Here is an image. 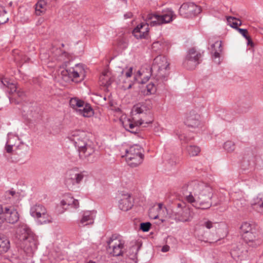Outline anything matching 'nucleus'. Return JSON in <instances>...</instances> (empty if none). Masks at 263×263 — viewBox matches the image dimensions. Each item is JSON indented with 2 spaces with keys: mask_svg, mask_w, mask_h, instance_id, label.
Returning <instances> with one entry per match:
<instances>
[{
  "mask_svg": "<svg viewBox=\"0 0 263 263\" xmlns=\"http://www.w3.org/2000/svg\"><path fill=\"white\" fill-rule=\"evenodd\" d=\"M182 193L185 201L197 209L208 210L212 205L213 189L207 183L192 180L182 186Z\"/></svg>",
  "mask_w": 263,
  "mask_h": 263,
  "instance_id": "1",
  "label": "nucleus"
},
{
  "mask_svg": "<svg viewBox=\"0 0 263 263\" xmlns=\"http://www.w3.org/2000/svg\"><path fill=\"white\" fill-rule=\"evenodd\" d=\"M176 17V14L171 9L163 10L162 14L149 13L145 18V23H141L138 25L133 30L132 33L137 39H146L148 35L149 26L154 27L167 24L171 22Z\"/></svg>",
  "mask_w": 263,
  "mask_h": 263,
  "instance_id": "2",
  "label": "nucleus"
},
{
  "mask_svg": "<svg viewBox=\"0 0 263 263\" xmlns=\"http://www.w3.org/2000/svg\"><path fill=\"white\" fill-rule=\"evenodd\" d=\"M89 136L88 133L83 130H74L70 132L68 136L77 148L79 158L85 163H92L95 161L93 155L95 148Z\"/></svg>",
  "mask_w": 263,
  "mask_h": 263,
  "instance_id": "3",
  "label": "nucleus"
},
{
  "mask_svg": "<svg viewBox=\"0 0 263 263\" xmlns=\"http://www.w3.org/2000/svg\"><path fill=\"white\" fill-rule=\"evenodd\" d=\"M243 241L249 248H256L262 243V236L250 223L245 222L240 227Z\"/></svg>",
  "mask_w": 263,
  "mask_h": 263,
  "instance_id": "4",
  "label": "nucleus"
},
{
  "mask_svg": "<svg viewBox=\"0 0 263 263\" xmlns=\"http://www.w3.org/2000/svg\"><path fill=\"white\" fill-rule=\"evenodd\" d=\"M134 119L137 120L140 125L143 124H149L152 123L154 118L150 110L147 109L145 104H137L135 105L131 112Z\"/></svg>",
  "mask_w": 263,
  "mask_h": 263,
  "instance_id": "5",
  "label": "nucleus"
},
{
  "mask_svg": "<svg viewBox=\"0 0 263 263\" xmlns=\"http://www.w3.org/2000/svg\"><path fill=\"white\" fill-rule=\"evenodd\" d=\"M143 150L141 146L135 144L125 149V158L128 165L135 167L141 164L144 159Z\"/></svg>",
  "mask_w": 263,
  "mask_h": 263,
  "instance_id": "6",
  "label": "nucleus"
},
{
  "mask_svg": "<svg viewBox=\"0 0 263 263\" xmlns=\"http://www.w3.org/2000/svg\"><path fill=\"white\" fill-rule=\"evenodd\" d=\"M86 171H81L75 167L67 170L65 173V184L70 189H73L76 185L80 184L87 177Z\"/></svg>",
  "mask_w": 263,
  "mask_h": 263,
  "instance_id": "7",
  "label": "nucleus"
},
{
  "mask_svg": "<svg viewBox=\"0 0 263 263\" xmlns=\"http://www.w3.org/2000/svg\"><path fill=\"white\" fill-rule=\"evenodd\" d=\"M107 251L113 256H123L124 254V241L117 239V237L112 235L107 241Z\"/></svg>",
  "mask_w": 263,
  "mask_h": 263,
  "instance_id": "8",
  "label": "nucleus"
},
{
  "mask_svg": "<svg viewBox=\"0 0 263 263\" xmlns=\"http://www.w3.org/2000/svg\"><path fill=\"white\" fill-rule=\"evenodd\" d=\"M201 54L195 48L190 49L183 63L184 66L189 69H194L201 62Z\"/></svg>",
  "mask_w": 263,
  "mask_h": 263,
  "instance_id": "9",
  "label": "nucleus"
},
{
  "mask_svg": "<svg viewBox=\"0 0 263 263\" xmlns=\"http://www.w3.org/2000/svg\"><path fill=\"white\" fill-rule=\"evenodd\" d=\"M201 11V8L193 3H183L179 10L180 14L185 18L194 16L199 14Z\"/></svg>",
  "mask_w": 263,
  "mask_h": 263,
  "instance_id": "10",
  "label": "nucleus"
},
{
  "mask_svg": "<svg viewBox=\"0 0 263 263\" xmlns=\"http://www.w3.org/2000/svg\"><path fill=\"white\" fill-rule=\"evenodd\" d=\"M22 239L25 245V252L29 256H31L37 248V241L36 237L32 234L27 233L25 234Z\"/></svg>",
  "mask_w": 263,
  "mask_h": 263,
  "instance_id": "11",
  "label": "nucleus"
},
{
  "mask_svg": "<svg viewBox=\"0 0 263 263\" xmlns=\"http://www.w3.org/2000/svg\"><path fill=\"white\" fill-rule=\"evenodd\" d=\"M3 219L8 223L14 224L19 220V214L12 206H3Z\"/></svg>",
  "mask_w": 263,
  "mask_h": 263,
  "instance_id": "12",
  "label": "nucleus"
},
{
  "mask_svg": "<svg viewBox=\"0 0 263 263\" xmlns=\"http://www.w3.org/2000/svg\"><path fill=\"white\" fill-rule=\"evenodd\" d=\"M184 123L186 126L192 128H198L202 125L200 120V116L193 110L190 112Z\"/></svg>",
  "mask_w": 263,
  "mask_h": 263,
  "instance_id": "13",
  "label": "nucleus"
},
{
  "mask_svg": "<svg viewBox=\"0 0 263 263\" xmlns=\"http://www.w3.org/2000/svg\"><path fill=\"white\" fill-rule=\"evenodd\" d=\"M170 67L166 68H160L159 70H153V77L157 82V85H163L164 82H166L170 74Z\"/></svg>",
  "mask_w": 263,
  "mask_h": 263,
  "instance_id": "14",
  "label": "nucleus"
},
{
  "mask_svg": "<svg viewBox=\"0 0 263 263\" xmlns=\"http://www.w3.org/2000/svg\"><path fill=\"white\" fill-rule=\"evenodd\" d=\"M153 76V72L151 70V67L142 68L138 71L135 79L139 83L144 84L147 82L151 76Z\"/></svg>",
  "mask_w": 263,
  "mask_h": 263,
  "instance_id": "15",
  "label": "nucleus"
},
{
  "mask_svg": "<svg viewBox=\"0 0 263 263\" xmlns=\"http://www.w3.org/2000/svg\"><path fill=\"white\" fill-rule=\"evenodd\" d=\"M170 64L166 57L162 55L156 57L153 61L152 66L151 67V71L159 70L160 68H169Z\"/></svg>",
  "mask_w": 263,
  "mask_h": 263,
  "instance_id": "16",
  "label": "nucleus"
},
{
  "mask_svg": "<svg viewBox=\"0 0 263 263\" xmlns=\"http://www.w3.org/2000/svg\"><path fill=\"white\" fill-rule=\"evenodd\" d=\"M92 211H84L82 214L81 218L77 221V223L80 227L92 224L94 222L95 216Z\"/></svg>",
  "mask_w": 263,
  "mask_h": 263,
  "instance_id": "17",
  "label": "nucleus"
},
{
  "mask_svg": "<svg viewBox=\"0 0 263 263\" xmlns=\"http://www.w3.org/2000/svg\"><path fill=\"white\" fill-rule=\"evenodd\" d=\"M8 139L5 146V149L8 153H11L13 151V147L18 146L20 143L18 136L9 133L7 135Z\"/></svg>",
  "mask_w": 263,
  "mask_h": 263,
  "instance_id": "18",
  "label": "nucleus"
},
{
  "mask_svg": "<svg viewBox=\"0 0 263 263\" xmlns=\"http://www.w3.org/2000/svg\"><path fill=\"white\" fill-rule=\"evenodd\" d=\"M133 206V201L129 194H124L119 201V208L123 211H127Z\"/></svg>",
  "mask_w": 263,
  "mask_h": 263,
  "instance_id": "19",
  "label": "nucleus"
},
{
  "mask_svg": "<svg viewBox=\"0 0 263 263\" xmlns=\"http://www.w3.org/2000/svg\"><path fill=\"white\" fill-rule=\"evenodd\" d=\"M30 213L32 217L37 219L41 218L42 216L45 217L48 216L46 209L41 204L32 206L30 209Z\"/></svg>",
  "mask_w": 263,
  "mask_h": 263,
  "instance_id": "20",
  "label": "nucleus"
},
{
  "mask_svg": "<svg viewBox=\"0 0 263 263\" xmlns=\"http://www.w3.org/2000/svg\"><path fill=\"white\" fill-rule=\"evenodd\" d=\"M140 126L137 120L134 119L133 116H132V119H128L126 122L124 123L125 129L134 134L138 133Z\"/></svg>",
  "mask_w": 263,
  "mask_h": 263,
  "instance_id": "21",
  "label": "nucleus"
},
{
  "mask_svg": "<svg viewBox=\"0 0 263 263\" xmlns=\"http://www.w3.org/2000/svg\"><path fill=\"white\" fill-rule=\"evenodd\" d=\"M174 219L176 221L186 222L189 220V210L185 207L174 212Z\"/></svg>",
  "mask_w": 263,
  "mask_h": 263,
  "instance_id": "22",
  "label": "nucleus"
},
{
  "mask_svg": "<svg viewBox=\"0 0 263 263\" xmlns=\"http://www.w3.org/2000/svg\"><path fill=\"white\" fill-rule=\"evenodd\" d=\"M83 107V109H77L79 115L87 118L91 117L93 115L94 110L89 104L86 103Z\"/></svg>",
  "mask_w": 263,
  "mask_h": 263,
  "instance_id": "23",
  "label": "nucleus"
},
{
  "mask_svg": "<svg viewBox=\"0 0 263 263\" xmlns=\"http://www.w3.org/2000/svg\"><path fill=\"white\" fill-rule=\"evenodd\" d=\"M141 244L135 243L134 245L132 246L127 251V255L128 256L129 258L135 260L137 258V254L139 250L140 249Z\"/></svg>",
  "mask_w": 263,
  "mask_h": 263,
  "instance_id": "24",
  "label": "nucleus"
},
{
  "mask_svg": "<svg viewBox=\"0 0 263 263\" xmlns=\"http://www.w3.org/2000/svg\"><path fill=\"white\" fill-rule=\"evenodd\" d=\"M2 84L8 88L9 93H14L16 91V85L8 78H4L1 80Z\"/></svg>",
  "mask_w": 263,
  "mask_h": 263,
  "instance_id": "25",
  "label": "nucleus"
},
{
  "mask_svg": "<svg viewBox=\"0 0 263 263\" xmlns=\"http://www.w3.org/2000/svg\"><path fill=\"white\" fill-rule=\"evenodd\" d=\"M76 68H73L72 74V81L74 82H78V79L81 76L82 77L84 75V70L82 65L80 64H77L76 65Z\"/></svg>",
  "mask_w": 263,
  "mask_h": 263,
  "instance_id": "26",
  "label": "nucleus"
},
{
  "mask_svg": "<svg viewBox=\"0 0 263 263\" xmlns=\"http://www.w3.org/2000/svg\"><path fill=\"white\" fill-rule=\"evenodd\" d=\"M61 203L63 206L68 204L75 209H77L79 206V201L77 199H74L73 197H69L67 199L62 200L61 201Z\"/></svg>",
  "mask_w": 263,
  "mask_h": 263,
  "instance_id": "27",
  "label": "nucleus"
},
{
  "mask_svg": "<svg viewBox=\"0 0 263 263\" xmlns=\"http://www.w3.org/2000/svg\"><path fill=\"white\" fill-rule=\"evenodd\" d=\"M69 104L73 109H77L78 107H82L85 104L84 101L77 98H71L69 101Z\"/></svg>",
  "mask_w": 263,
  "mask_h": 263,
  "instance_id": "28",
  "label": "nucleus"
},
{
  "mask_svg": "<svg viewBox=\"0 0 263 263\" xmlns=\"http://www.w3.org/2000/svg\"><path fill=\"white\" fill-rule=\"evenodd\" d=\"M162 86H161L160 85L158 86L157 84H155L153 82H151L146 85V89L144 90V93H145L146 95L153 94L156 91L157 87H161Z\"/></svg>",
  "mask_w": 263,
  "mask_h": 263,
  "instance_id": "29",
  "label": "nucleus"
},
{
  "mask_svg": "<svg viewBox=\"0 0 263 263\" xmlns=\"http://www.w3.org/2000/svg\"><path fill=\"white\" fill-rule=\"evenodd\" d=\"M9 241L4 237H0V252H6L9 249Z\"/></svg>",
  "mask_w": 263,
  "mask_h": 263,
  "instance_id": "30",
  "label": "nucleus"
},
{
  "mask_svg": "<svg viewBox=\"0 0 263 263\" xmlns=\"http://www.w3.org/2000/svg\"><path fill=\"white\" fill-rule=\"evenodd\" d=\"M215 46L218 47V49L217 50H215V51L214 52L213 57L215 59L219 58L220 53L222 50L221 41H216L214 44H213L211 45L212 49L213 50H215L214 48Z\"/></svg>",
  "mask_w": 263,
  "mask_h": 263,
  "instance_id": "31",
  "label": "nucleus"
},
{
  "mask_svg": "<svg viewBox=\"0 0 263 263\" xmlns=\"http://www.w3.org/2000/svg\"><path fill=\"white\" fill-rule=\"evenodd\" d=\"M73 68L63 70L61 72L63 79L67 82L72 81V74Z\"/></svg>",
  "mask_w": 263,
  "mask_h": 263,
  "instance_id": "32",
  "label": "nucleus"
},
{
  "mask_svg": "<svg viewBox=\"0 0 263 263\" xmlns=\"http://www.w3.org/2000/svg\"><path fill=\"white\" fill-rule=\"evenodd\" d=\"M186 150L190 156H196L200 152V148L195 145H190L186 147Z\"/></svg>",
  "mask_w": 263,
  "mask_h": 263,
  "instance_id": "33",
  "label": "nucleus"
},
{
  "mask_svg": "<svg viewBox=\"0 0 263 263\" xmlns=\"http://www.w3.org/2000/svg\"><path fill=\"white\" fill-rule=\"evenodd\" d=\"M166 45V44L164 42L157 41L152 44V48L153 50L161 51L165 49V48L167 49V47H165Z\"/></svg>",
  "mask_w": 263,
  "mask_h": 263,
  "instance_id": "34",
  "label": "nucleus"
},
{
  "mask_svg": "<svg viewBox=\"0 0 263 263\" xmlns=\"http://www.w3.org/2000/svg\"><path fill=\"white\" fill-rule=\"evenodd\" d=\"M100 81L102 82V84L106 87H109L113 81L110 77L105 74L100 78Z\"/></svg>",
  "mask_w": 263,
  "mask_h": 263,
  "instance_id": "35",
  "label": "nucleus"
},
{
  "mask_svg": "<svg viewBox=\"0 0 263 263\" xmlns=\"http://www.w3.org/2000/svg\"><path fill=\"white\" fill-rule=\"evenodd\" d=\"M223 148L228 152L231 153L234 151L235 145L234 142L231 141H228L224 143Z\"/></svg>",
  "mask_w": 263,
  "mask_h": 263,
  "instance_id": "36",
  "label": "nucleus"
},
{
  "mask_svg": "<svg viewBox=\"0 0 263 263\" xmlns=\"http://www.w3.org/2000/svg\"><path fill=\"white\" fill-rule=\"evenodd\" d=\"M234 20H236V18L233 16H229L227 18V21L228 23L230 24L231 26L238 30V28H239L238 26H240L241 25V22L239 20H237L239 22V23L237 22H233Z\"/></svg>",
  "mask_w": 263,
  "mask_h": 263,
  "instance_id": "37",
  "label": "nucleus"
},
{
  "mask_svg": "<svg viewBox=\"0 0 263 263\" xmlns=\"http://www.w3.org/2000/svg\"><path fill=\"white\" fill-rule=\"evenodd\" d=\"M166 162L168 165L171 166H173L179 162V159L175 155H172L167 159Z\"/></svg>",
  "mask_w": 263,
  "mask_h": 263,
  "instance_id": "38",
  "label": "nucleus"
},
{
  "mask_svg": "<svg viewBox=\"0 0 263 263\" xmlns=\"http://www.w3.org/2000/svg\"><path fill=\"white\" fill-rule=\"evenodd\" d=\"M46 6V2L45 0H40L37 2L36 4L35 10L36 11H40L42 12L43 10H41V9H45V7Z\"/></svg>",
  "mask_w": 263,
  "mask_h": 263,
  "instance_id": "39",
  "label": "nucleus"
},
{
  "mask_svg": "<svg viewBox=\"0 0 263 263\" xmlns=\"http://www.w3.org/2000/svg\"><path fill=\"white\" fill-rule=\"evenodd\" d=\"M151 227V223L149 222H142L140 224V229L144 232H148Z\"/></svg>",
  "mask_w": 263,
  "mask_h": 263,
  "instance_id": "40",
  "label": "nucleus"
},
{
  "mask_svg": "<svg viewBox=\"0 0 263 263\" xmlns=\"http://www.w3.org/2000/svg\"><path fill=\"white\" fill-rule=\"evenodd\" d=\"M178 138L180 140V141H182L185 143L188 142L189 141H190L192 139L191 138L187 137L184 134H181L179 135Z\"/></svg>",
  "mask_w": 263,
  "mask_h": 263,
  "instance_id": "41",
  "label": "nucleus"
},
{
  "mask_svg": "<svg viewBox=\"0 0 263 263\" xmlns=\"http://www.w3.org/2000/svg\"><path fill=\"white\" fill-rule=\"evenodd\" d=\"M37 220L41 224L51 222V220L48 215L47 216H46L45 217L42 216L41 218L37 219Z\"/></svg>",
  "mask_w": 263,
  "mask_h": 263,
  "instance_id": "42",
  "label": "nucleus"
},
{
  "mask_svg": "<svg viewBox=\"0 0 263 263\" xmlns=\"http://www.w3.org/2000/svg\"><path fill=\"white\" fill-rule=\"evenodd\" d=\"M239 32L245 38L247 39L249 36L248 35V31L246 29L238 28Z\"/></svg>",
  "mask_w": 263,
  "mask_h": 263,
  "instance_id": "43",
  "label": "nucleus"
},
{
  "mask_svg": "<svg viewBox=\"0 0 263 263\" xmlns=\"http://www.w3.org/2000/svg\"><path fill=\"white\" fill-rule=\"evenodd\" d=\"M213 222L210 220L206 221L202 224L203 227H204L208 229H210L211 228H213Z\"/></svg>",
  "mask_w": 263,
  "mask_h": 263,
  "instance_id": "44",
  "label": "nucleus"
},
{
  "mask_svg": "<svg viewBox=\"0 0 263 263\" xmlns=\"http://www.w3.org/2000/svg\"><path fill=\"white\" fill-rule=\"evenodd\" d=\"M14 93H15L16 95L21 99H23L25 96V93L24 91L21 89L18 90L17 87L16 91L14 92Z\"/></svg>",
  "mask_w": 263,
  "mask_h": 263,
  "instance_id": "45",
  "label": "nucleus"
},
{
  "mask_svg": "<svg viewBox=\"0 0 263 263\" xmlns=\"http://www.w3.org/2000/svg\"><path fill=\"white\" fill-rule=\"evenodd\" d=\"M133 73V68L130 67L129 69L125 73V76L127 78H130Z\"/></svg>",
  "mask_w": 263,
  "mask_h": 263,
  "instance_id": "46",
  "label": "nucleus"
},
{
  "mask_svg": "<svg viewBox=\"0 0 263 263\" xmlns=\"http://www.w3.org/2000/svg\"><path fill=\"white\" fill-rule=\"evenodd\" d=\"M124 17L125 18H130L133 17V13L130 12H128L124 14Z\"/></svg>",
  "mask_w": 263,
  "mask_h": 263,
  "instance_id": "47",
  "label": "nucleus"
},
{
  "mask_svg": "<svg viewBox=\"0 0 263 263\" xmlns=\"http://www.w3.org/2000/svg\"><path fill=\"white\" fill-rule=\"evenodd\" d=\"M6 13V11L4 7L0 5V16L3 15Z\"/></svg>",
  "mask_w": 263,
  "mask_h": 263,
  "instance_id": "48",
  "label": "nucleus"
},
{
  "mask_svg": "<svg viewBox=\"0 0 263 263\" xmlns=\"http://www.w3.org/2000/svg\"><path fill=\"white\" fill-rule=\"evenodd\" d=\"M247 40V45H251V46H253V43L250 37V36L248 37L247 39H246Z\"/></svg>",
  "mask_w": 263,
  "mask_h": 263,
  "instance_id": "49",
  "label": "nucleus"
},
{
  "mask_svg": "<svg viewBox=\"0 0 263 263\" xmlns=\"http://www.w3.org/2000/svg\"><path fill=\"white\" fill-rule=\"evenodd\" d=\"M184 203H178L177 204V209L176 211H178L179 209H184V207H185L184 205Z\"/></svg>",
  "mask_w": 263,
  "mask_h": 263,
  "instance_id": "50",
  "label": "nucleus"
},
{
  "mask_svg": "<svg viewBox=\"0 0 263 263\" xmlns=\"http://www.w3.org/2000/svg\"><path fill=\"white\" fill-rule=\"evenodd\" d=\"M169 249H170V247L167 246V245H166V246H163L162 248L161 251L163 252H166L168 251Z\"/></svg>",
  "mask_w": 263,
  "mask_h": 263,
  "instance_id": "51",
  "label": "nucleus"
},
{
  "mask_svg": "<svg viewBox=\"0 0 263 263\" xmlns=\"http://www.w3.org/2000/svg\"><path fill=\"white\" fill-rule=\"evenodd\" d=\"M133 83L132 82L129 83L127 86H123L125 89H130L132 87Z\"/></svg>",
  "mask_w": 263,
  "mask_h": 263,
  "instance_id": "52",
  "label": "nucleus"
},
{
  "mask_svg": "<svg viewBox=\"0 0 263 263\" xmlns=\"http://www.w3.org/2000/svg\"><path fill=\"white\" fill-rule=\"evenodd\" d=\"M7 193H8L9 194L11 195L12 196H14L15 194V192L13 190L9 191Z\"/></svg>",
  "mask_w": 263,
  "mask_h": 263,
  "instance_id": "53",
  "label": "nucleus"
},
{
  "mask_svg": "<svg viewBox=\"0 0 263 263\" xmlns=\"http://www.w3.org/2000/svg\"><path fill=\"white\" fill-rule=\"evenodd\" d=\"M162 203H159L158 204V209L161 210L162 209Z\"/></svg>",
  "mask_w": 263,
  "mask_h": 263,
  "instance_id": "54",
  "label": "nucleus"
},
{
  "mask_svg": "<svg viewBox=\"0 0 263 263\" xmlns=\"http://www.w3.org/2000/svg\"><path fill=\"white\" fill-rule=\"evenodd\" d=\"M8 21V18H7L6 19V21H4V22H0V24L5 23H6Z\"/></svg>",
  "mask_w": 263,
  "mask_h": 263,
  "instance_id": "55",
  "label": "nucleus"
},
{
  "mask_svg": "<svg viewBox=\"0 0 263 263\" xmlns=\"http://www.w3.org/2000/svg\"><path fill=\"white\" fill-rule=\"evenodd\" d=\"M158 217V215H156V216H154V217H153V218H154V219H157Z\"/></svg>",
  "mask_w": 263,
  "mask_h": 263,
  "instance_id": "56",
  "label": "nucleus"
},
{
  "mask_svg": "<svg viewBox=\"0 0 263 263\" xmlns=\"http://www.w3.org/2000/svg\"><path fill=\"white\" fill-rule=\"evenodd\" d=\"M87 263H95V262L92 260H89Z\"/></svg>",
  "mask_w": 263,
  "mask_h": 263,
  "instance_id": "57",
  "label": "nucleus"
}]
</instances>
